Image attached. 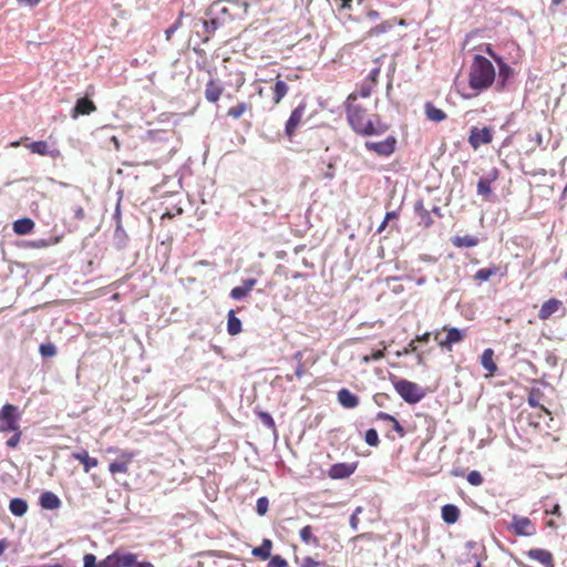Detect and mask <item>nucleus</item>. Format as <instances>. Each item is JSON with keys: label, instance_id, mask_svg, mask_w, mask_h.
Here are the masks:
<instances>
[{"label": "nucleus", "instance_id": "1", "mask_svg": "<svg viewBox=\"0 0 567 567\" xmlns=\"http://www.w3.org/2000/svg\"><path fill=\"white\" fill-rule=\"evenodd\" d=\"M346 114L350 127L358 135L379 136L389 130V126L380 120L374 122L367 118V109L357 103L355 93H351L346 101Z\"/></svg>", "mask_w": 567, "mask_h": 567}, {"label": "nucleus", "instance_id": "2", "mask_svg": "<svg viewBox=\"0 0 567 567\" xmlns=\"http://www.w3.org/2000/svg\"><path fill=\"white\" fill-rule=\"evenodd\" d=\"M249 4L246 0H216L205 11L206 17H214L225 27L236 20H244Z\"/></svg>", "mask_w": 567, "mask_h": 567}, {"label": "nucleus", "instance_id": "3", "mask_svg": "<svg viewBox=\"0 0 567 567\" xmlns=\"http://www.w3.org/2000/svg\"><path fill=\"white\" fill-rule=\"evenodd\" d=\"M496 79V73L492 62L481 55L475 54L468 72V85L476 93L491 87Z\"/></svg>", "mask_w": 567, "mask_h": 567}, {"label": "nucleus", "instance_id": "4", "mask_svg": "<svg viewBox=\"0 0 567 567\" xmlns=\"http://www.w3.org/2000/svg\"><path fill=\"white\" fill-rule=\"evenodd\" d=\"M394 388H395L396 392L400 394V396L406 403H410V404H415V403L420 402L425 395V392L423 391V389L420 385H417L414 382L408 381V380H403V379L399 380L394 384Z\"/></svg>", "mask_w": 567, "mask_h": 567}, {"label": "nucleus", "instance_id": "5", "mask_svg": "<svg viewBox=\"0 0 567 567\" xmlns=\"http://www.w3.org/2000/svg\"><path fill=\"white\" fill-rule=\"evenodd\" d=\"M20 412L17 405L6 403L0 409V433L19 429Z\"/></svg>", "mask_w": 567, "mask_h": 567}, {"label": "nucleus", "instance_id": "6", "mask_svg": "<svg viewBox=\"0 0 567 567\" xmlns=\"http://www.w3.org/2000/svg\"><path fill=\"white\" fill-rule=\"evenodd\" d=\"M136 563V554L117 549L102 560V567H135Z\"/></svg>", "mask_w": 567, "mask_h": 567}, {"label": "nucleus", "instance_id": "7", "mask_svg": "<svg viewBox=\"0 0 567 567\" xmlns=\"http://www.w3.org/2000/svg\"><path fill=\"white\" fill-rule=\"evenodd\" d=\"M517 536L529 537L536 534L535 524L528 518L514 515L508 527Z\"/></svg>", "mask_w": 567, "mask_h": 567}, {"label": "nucleus", "instance_id": "8", "mask_svg": "<svg viewBox=\"0 0 567 567\" xmlns=\"http://www.w3.org/2000/svg\"><path fill=\"white\" fill-rule=\"evenodd\" d=\"M364 147L368 151L374 152L379 156L389 157L396 148V138L391 135L381 142L367 141L364 143Z\"/></svg>", "mask_w": 567, "mask_h": 567}, {"label": "nucleus", "instance_id": "9", "mask_svg": "<svg viewBox=\"0 0 567 567\" xmlns=\"http://www.w3.org/2000/svg\"><path fill=\"white\" fill-rule=\"evenodd\" d=\"M493 140V131L492 128L485 126L483 128L472 127L468 143L474 150H477L480 146L484 144L491 143Z\"/></svg>", "mask_w": 567, "mask_h": 567}, {"label": "nucleus", "instance_id": "10", "mask_svg": "<svg viewBox=\"0 0 567 567\" xmlns=\"http://www.w3.org/2000/svg\"><path fill=\"white\" fill-rule=\"evenodd\" d=\"M207 19L197 18L193 20V28L196 29L199 25L203 28V42L207 43L212 35L221 28L214 17H206Z\"/></svg>", "mask_w": 567, "mask_h": 567}, {"label": "nucleus", "instance_id": "11", "mask_svg": "<svg viewBox=\"0 0 567 567\" xmlns=\"http://www.w3.org/2000/svg\"><path fill=\"white\" fill-rule=\"evenodd\" d=\"M306 111V103H300L297 107H295L286 123L285 133L287 136L291 137L299 124L301 123L302 116Z\"/></svg>", "mask_w": 567, "mask_h": 567}, {"label": "nucleus", "instance_id": "12", "mask_svg": "<svg viewBox=\"0 0 567 567\" xmlns=\"http://www.w3.org/2000/svg\"><path fill=\"white\" fill-rule=\"evenodd\" d=\"M497 65L498 74L497 78L495 79L496 90L503 91L506 89L508 81L513 78L514 70L507 63H505L503 59H499Z\"/></svg>", "mask_w": 567, "mask_h": 567}, {"label": "nucleus", "instance_id": "13", "mask_svg": "<svg viewBox=\"0 0 567 567\" xmlns=\"http://www.w3.org/2000/svg\"><path fill=\"white\" fill-rule=\"evenodd\" d=\"M527 557L536 560L545 567H555L553 554L543 548H532L526 553Z\"/></svg>", "mask_w": 567, "mask_h": 567}, {"label": "nucleus", "instance_id": "14", "mask_svg": "<svg viewBox=\"0 0 567 567\" xmlns=\"http://www.w3.org/2000/svg\"><path fill=\"white\" fill-rule=\"evenodd\" d=\"M375 420L379 422H383L386 430L395 431L400 437H403L405 435V430L393 415L388 414L385 412H378L375 415Z\"/></svg>", "mask_w": 567, "mask_h": 567}, {"label": "nucleus", "instance_id": "15", "mask_svg": "<svg viewBox=\"0 0 567 567\" xmlns=\"http://www.w3.org/2000/svg\"><path fill=\"white\" fill-rule=\"evenodd\" d=\"M464 338H465V331L453 327V328L447 329L445 339L440 341L439 344L441 348L451 351L453 344L463 341Z\"/></svg>", "mask_w": 567, "mask_h": 567}, {"label": "nucleus", "instance_id": "16", "mask_svg": "<svg viewBox=\"0 0 567 567\" xmlns=\"http://www.w3.org/2000/svg\"><path fill=\"white\" fill-rule=\"evenodd\" d=\"M355 470V466L347 463L333 464L329 470V476L334 480L349 477Z\"/></svg>", "mask_w": 567, "mask_h": 567}, {"label": "nucleus", "instance_id": "17", "mask_svg": "<svg viewBox=\"0 0 567 567\" xmlns=\"http://www.w3.org/2000/svg\"><path fill=\"white\" fill-rule=\"evenodd\" d=\"M94 103L87 97H81L76 101L73 110L72 117L76 118L79 115H89L95 111Z\"/></svg>", "mask_w": 567, "mask_h": 567}, {"label": "nucleus", "instance_id": "18", "mask_svg": "<svg viewBox=\"0 0 567 567\" xmlns=\"http://www.w3.org/2000/svg\"><path fill=\"white\" fill-rule=\"evenodd\" d=\"M39 504L44 509H58L61 506V499L53 492H43L39 497Z\"/></svg>", "mask_w": 567, "mask_h": 567}, {"label": "nucleus", "instance_id": "19", "mask_svg": "<svg viewBox=\"0 0 567 567\" xmlns=\"http://www.w3.org/2000/svg\"><path fill=\"white\" fill-rule=\"evenodd\" d=\"M337 395L339 403L346 409H354L359 404V398L346 388L339 390Z\"/></svg>", "mask_w": 567, "mask_h": 567}, {"label": "nucleus", "instance_id": "20", "mask_svg": "<svg viewBox=\"0 0 567 567\" xmlns=\"http://www.w3.org/2000/svg\"><path fill=\"white\" fill-rule=\"evenodd\" d=\"M224 89L218 81L210 79L205 87V97L208 102L215 103L219 100Z\"/></svg>", "mask_w": 567, "mask_h": 567}, {"label": "nucleus", "instance_id": "21", "mask_svg": "<svg viewBox=\"0 0 567 567\" xmlns=\"http://www.w3.org/2000/svg\"><path fill=\"white\" fill-rule=\"evenodd\" d=\"M561 306L563 302L560 300L551 298L542 305L538 316L543 320L548 319L551 315L558 311Z\"/></svg>", "mask_w": 567, "mask_h": 567}, {"label": "nucleus", "instance_id": "22", "mask_svg": "<svg viewBox=\"0 0 567 567\" xmlns=\"http://www.w3.org/2000/svg\"><path fill=\"white\" fill-rule=\"evenodd\" d=\"M74 460H78L82 465L85 473H89L93 467H96L99 462L95 457H91L87 451L82 450L72 454Z\"/></svg>", "mask_w": 567, "mask_h": 567}, {"label": "nucleus", "instance_id": "23", "mask_svg": "<svg viewBox=\"0 0 567 567\" xmlns=\"http://www.w3.org/2000/svg\"><path fill=\"white\" fill-rule=\"evenodd\" d=\"M32 153L39 154L42 156L49 155L52 158H55L59 155V151H50L49 145L45 141H37L32 142L27 146Z\"/></svg>", "mask_w": 567, "mask_h": 567}, {"label": "nucleus", "instance_id": "24", "mask_svg": "<svg viewBox=\"0 0 567 567\" xmlns=\"http://www.w3.org/2000/svg\"><path fill=\"white\" fill-rule=\"evenodd\" d=\"M130 241L128 235L123 228V225H116L113 235V245L116 249H124Z\"/></svg>", "mask_w": 567, "mask_h": 567}, {"label": "nucleus", "instance_id": "25", "mask_svg": "<svg viewBox=\"0 0 567 567\" xmlns=\"http://www.w3.org/2000/svg\"><path fill=\"white\" fill-rule=\"evenodd\" d=\"M34 228V221L31 218H20L13 223V231L23 236L30 234Z\"/></svg>", "mask_w": 567, "mask_h": 567}, {"label": "nucleus", "instance_id": "26", "mask_svg": "<svg viewBox=\"0 0 567 567\" xmlns=\"http://www.w3.org/2000/svg\"><path fill=\"white\" fill-rule=\"evenodd\" d=\"M243 330L241 320L236 317L235 310H229L227 315V332L230 336H236Z\"/></svg>", "mask_w": 567, "mask_h": 567}, {"label": "nucleus", "instance_id": "27", "mask_svg": "<svg viewBox=\"0 0 567 567\" xmlns=\"http://www.w3.org/2000/svg\"><path fill=\"white\" fill-rule=\"evenodd\" d=\"M460 517V509L453 504H446L442 507V519L446 524H454Z\"/></svg>", "mask_w": 567, "mask_h": 567}, {"label": "nucleus", "instance_id": "28", "mask_svg": "<svg viewBox=\"0 0 567 567\" xmlns=\"http://www.w3.org/2000/svg\"><path fill=\"white\" fill-rule=\"evenodd\" d=\"M424 110L426 117L432 122L439 123L446 118V113L434 106L431 102L425 103Z\"/></svg>", "mask_w": 567, "mask_h": 567}, {"label": "nucleus", "instance_id": "29", "mask_svg": "<svg viewBox=\"0 0 567 567\" xmlns=\"http://www.w3.org/2000/svg\"><path fill=\"white\" fill-rule=\"evenodd\" d=\"M451 241L457 248H464V247L471 248V247L477 246L478 238L471 236V235L454 236V237H452Z\"/></svg>", "mask_w": 567, "mask_h": 567}, {"label": "nucleus", "instance_id": "30", "mask_svg": "<svg viewBox=\"0 0 567 567\" xmlns=\"http://www.w3.org/2000/svg\"><path fill=\"white\" fill-rule=\"evenodd\" d=\"M9 509L12 515L21 517L28 511V503L20 497L12 498L9 504Z\"/></svg>", "mask_w": 567, "mask_h": 567}, {"label": "nucleus", "instance_id": "31", "mask_svg": "<svg viewBox=\"0 0 567 567\" xmlns=\"http://www.w3.org/2000/svg\"><path fill=\"white\" fill-rule=\"evenodd\" d=\"M493 357H494V351L491 348L485 349L481 357V364L483 365V368L486 371H488L491 373H494L497 370V365L493 361Z\"/></svg>", "mask_w": 567, "mask_h": 567}, {"label": "nucleus", "instance_id": "32", "mask_svg": "<svg viewBox=\"0 0 567 567\" xmlns=\"http://www.w3.org/2000/svg\"><path fill=\"white\" fill-rule=\"evenodd\" d=\"M272 548V542L270 539L265 538L260 546L255 547L252 549V555L260 559H268L270 557V551Z\"/></svg>", "mask_w": 567, "mask_h": 567}, {"label": "nucleus", "instance_id": "33", "mask_svg": "<svg viewBox=\"0 0 567 567\" xmlns=\"http://www.w3.org/2000/svg\"><path fill=\"white\" fill-rule=\"evenodd\" d=\"M299 535L305 544L313 546L319 545V539L312 534V527L310 525L302 527Z\"/></svg>", "mask_w": 567, "mask_h": 567}, {"label": "nucleus", "instance_id": "34", "mask_svg": "<svg viewBox=\"0 0 567 567\" xmlns=\"http://www.w3.org/2000/svg\"><path fill=\"white\" fill-rule=\"evenodd\" d=\"M501 268L496 266L487 267V268H481L475 274V279L480 281H486L491 277L497 275L499 272Z\"/></svg>", "mask_w": 567, "mask_h": 567}, {"label": "nucleus", "instance_id": "35", "mask_svg": "<svg viewBox=\"0 0 567 567\" xmlns=\"http://www.w3.org/2000/svg\"><path fill=\"white\" fill-rule=\"evenodd\" d=\"M288 92V85L282 80H277L274 87V101L279 103Z\"/></svg>", "mask_w": 567, "mask_h": 567}, {"label": "nucleus", "instance_id": "36", "mask_svg": "<svg viewBox=\"0 0 567 567\" xmlns=\"http://www.w3.org/2000/svg\"><path fill=\"white\" fill-rule=\"evenodd\" d=\"M39 351L43 358H52L56 354V347L52 342L41 343Z\"/></svg>", "mask_w": 567, "mask_h": 567}, {"label": "nucleus", "instance_id": "37", "mask_svg": "<svg viewBox=\"0 0 567 567\" xmlns=\"http://www.w3.org/2000/svg\"><path fill=\"white\" fill-rule=\"evenodd\" d=\"M487 179L481 177L477 182V194L481 196H489L492 194V187Z\"/></svg>", "mask_w": 567, "mask_h": 567}, {"label": "nucleus", "instance_id": "38", "mask_svg": "<svg viewBox=\"0 0 567 567\" xmlns=\"http://www.w3.org/2000/svg\"><path fill=\"white\" fill-rule=\"evenodd\" d=\"M250 291H248L243 285L241 286H237V287H234L231 290H230V298H233L234 300H243L245 299L248 295H249Z\"/></svg>", "mask_w": 567, "mask_h": 567}, {"label": "nucleus", "instance_id": "39", "mask_svg": "<svg viewBox=\"0 0 567 567\" xmlns=\"http://www.w3.org/2000/svg\"><path fill=\"white\" fill-rule=\"evenodd\" d=\"M109 471L112 474L126 473L128 471V464L124 461H114L110 464Z\"/></svg>", "mask_w": 567, "mask_h": 567}, {"label": "nucleus", "instance_id": "40", "mask_svg": "<svg viewBox=\"0 0 567 567\" xmlns=\"http://www.w3.org/2000/svg\"><path fill=\"white\" fill-rule=\"evenodd\" d=\"M247 110V104L245 102L238 103L237 105L230 107L228 110V116L233 118H239Z\"/></svg>", "mask_w": 567, "mask_h": 567}, {"label": "nucleus", "instance_id": "41", "mask_svg": "<svg viewBox=\"0 0 567 567\" xmlns=\"http://www.w3.org/2000/svg\"><path fill=\"white\" fill-rule=\"evenodd\" d=\"M364 441L368 445L370 446H378L380 441H379V435H378V432L377 430L374 429H369L367 432H365V435H364Z\"/></svg>", "mask_w": 567, "mask_h": 567}, {"label": "nucleus", "instance_id": "42", "mask_svg": "<svg viewBox=\"0 0 567 567\" xmlns=\"http://www.w3.org/2000/svg\"><path fill=\"white\" fill-rule=\"evenodd\" d=\"M269 501L266 496H261L256 502V512L262 516L268 512Z\"/></svg>", "mask_w": 567, "mask_h": 567}, {"label": "nucleus", "instance_id": "43", "mask_svg": "<svg viewBox=\"0 0 567 567\" xmlns=\"http://www.w3.org/2000/svg\"><path fill=\"white\" fill-rule=\"evenodd\" d=\"M184 12H181L177 20L165 30L166 40H171L172 35L182 27Z\"/></svg>", "mask_w": 567, "mask_h": 567}, {"label": "nucleus", "instance_id": "44", "mask_svg": "<svg viewBox=\"0 0 567 567\" xmlns=\"http://www.w3.org/2000/svg\"><path fill=\"white\" fill-rule=\"evenodd\" d=\"M258 417L266 427L275 429L276 424L270 413L264 411L258 412Z\"/></svg>", "mask_w": 567, "mask_h": 567}, {"label": "nucleus", "instance_id": "45", "mask_svg": "<svg viewBox=\"0 0 567 567\" xmlns=\"http://www.w3.org/2000/svg\"><path fill=\"white\" fill-rule=\"evenodd\" d=\"M466 480L473 486H478L483 483V476L478 471H471Z\"/></svg>", "mask_w": 567, "mask_h": 567}, {"label": "nucleus", "instance_id": "46", "mask_svg": "<svg viewBox=\"0 0 567 567\" xmlns=\"http://www.w3.org/2000/svg\"><path fill=\"white\" fill-rule=\"evenodd\" d=\"M83 567H102V560L96 561L95 555L85 554L83 557Z\"/></svg>", "mask_w": 567, "mask_h": 567}, {"label": "nucleus", "instance_id": "47", "mask_svg": "<svg viewBox=\"0 0 567 567\" xmlns=\"http://www.w3.org/2000/svg\"><path fill=\"white\" fill-rule=\"evenodd\" d=\"M270 560L266 567H287V560L279 555L269 557Z\"/></svg>", "mask_w": 567, "mask_h": 567}, {"label": "nucleus", "instance_id": "48", "mask_svg": "<svg viewBox=\"0 0 567 567\" xmlns=\"http://www.w3.org/2000/svg\"><path fill=\"white\" fill-rule=\"evenodd\" d=\"M11 432H13V435L8 439L7 446L10 447V449H14V447H17V445L20 442L21 431H20V427H19L18 430H12Z\"/></svg>", "mask_w": 567, "mask_h": 567}, {"label": "nucleus", "instance_id": "49", "mask_svg": "<svg viewBox=\"0 0 567 567\" xmlns=\"http://www.w3.org/2000/svg\"><path fill=\"white\" fill-rule=\"evenodd\" d=\"M293 358L298 360V365H297V368L295 370V375L298 379H301L305 375L303 364L301 363L302 353L300 351H298V352L295 353Z\"/></svg>", "mask_w": 567, "mask_h": 567}, {"label": "nucleus", "instance_id": "50", "mask_svg": "<svg viewBox=\"0 0 567 567\" xmlns=\"http://www.w3.org/2000/svg\"><path fill=\"white\" fill-rule=\"evenodd\" d=\"M362 512L361 507H357L352 515L350 516V526L353 530H358L359 527V514Z\"/></svg>", "mask_w": 567, "mask_h": 567}, {"label": "nucleus", "instance_id": "51", "mask_svg": "<svg viewBox=\"0 0 567 567\" xmlns=\"http://www.w3.org/2000/svg\"><path fill=\"white\" fill-rule=\"evenodd\" d=\"M322 565V561H317L310 556L303 557L300 563V567H320Z\"/></svg>", "mask_w": 567, "mask_h": 567}, {"label": "nucleus", "instance_id": "52", "mask_svg": "<svg viewBox=\"0 0 567 567\" xmlns=\"http://www.w3.org/2000/svg\"><path fill=\"white\" fill-rule=\"evenodd\" d=\"M113 220L115 223V226L116 225H122V213H121V197L118 198L117 203H116V206H115V210L113 213Z\"/></svg>", "mask_w": 567, "mask_h": 567}, {"label": "nucleus", "instance_id": "53", "mask_svg": "<svg viewBox=\"0 0 567 567\" xmlns=\"http://www.w3.org/2000/svg\"><path fill=\"white\" fill-rule=\"evenodd\" d=\"M419 217L421 219V224H423L425 227H430L433 225V219L431 218L429 210H424L423 213H420Z\"/></svg>", "mask_w": 567, "mask_h": 567}, {"label": "nucleus", "instance_id": "54", "mask_svg": "<svg viewBox=\"0 0 567 567\" xmlns=\"http://www.w3.org/2000/svg\"><path fill=\"white\" fill-rule=\"evenodd\" d=\"M72 212H73V215H74V219L76 220H83L85 218V212H84V208L82 206H74L72 207Z\"/></svg>", "mask_w": 567, "mask_h": 567}, {"label": "nucleus", "instance_id": "55", "mask_svg": "<svg viewBox=\"0 0 567 567\" xmlns=\"http://www.w3.org/2000/svg\"><path fill=\"white\" fill-rule=\"evenodd\" d=\"M527 402H528L529 406L540 408V410L545 411L546 413H549L548 410L544 405L539 404L538 400L533 394H530L528 396Z\"/></svg>", "mask_w": 567, "mask_h": 567}, {"label": "nucleus", "instance_id": "56", "mask_svg": "<svg viewBox=\"0 0 567 567\" xmlns=\"http://www.w3.org/2000/svg\"><path fill=\"white\" fill-rule=\"evenodd\" d=\"M485 179H487L489 183H493L498 177V171L496 168L491 169L485 176H483Z\"/></svg>", "mask_w": 567, "mask_h": 567}, {"label": "nucleus", "instance_id": "57", "mask_svg": "<svg viewBox=\"0 0 567 567\" xmlns=\"http://www.w3.org/2000/svg\"><path fill=\"white\" fill-rule=\"evenodd\" d=\"M17 2L20 6H27V7H30V8H34V7H37L40 3V0H17Z\"/></svg>", "mask_w": 567, "mask_h": 567}, {"label": "nucleus", "instance_id": "58", "mask_svg": "<svg viewBox=\"0 0 567 567\" xmlns=\"http://www.w3.org/2000/svg\"><path fill=\"white\" fill-rule=\"evenodd\" d=\"M257 284V279L255 278H248L243 281V286L248 290L251 291L254 286Z\"/></svg>", "mask_w": 567, "mask_h": 567}, {"label": "nucleus", "instance_id": "59", "mask_svg": "<svg viewBox=\"0 0 567 567\" xmlns=\"http://www.w3.org/2000/svg\"><path fill=\"white\" fill-rule=\"evenodd\" d=\"M485 52H486L491 58H493V59H494V61H495L496 63H498L499 59H502L499 55H497V54L493 51V49L491 48V45H489V44H487V45H486Z\"/></svg>", "mask_w": 567, "mask_h": 567}, {"label": "nucleus", "instance_id": "60", "mask_svg": "<svg viewBox=\"0 0 567 567\" xmlns=\"http://www.w3.org/2000/svg\"><path fill=\"white\" fill-rule=\"evenodd\" d=\"M545 513L547 515L560 516V506L558 504H555L551 509H546Z\"/></svg>", "mask_w": 567, "mask_h": 567}, {"label": "nucleus", "instance_id": "61", "mask_svg": "<svg viewBox=\"0 0 567 567\" xmlns=\"http://www.w3.org/2000/svg\"><path fill=\"white\" fill-rule=\"evenodd\" d=\"M424 210H426V209L423 206V202L422 200H417L414 204V212H415V214L420 215V213H423Z\"/></svg>", "mask_w": 567, "mask_h": 567}, {"label": "nucleus", "instance_id": "62", "mask_svg": "<svg viewBox=\"0 0 567 567\" xmlns=\"http://www.w3.org/2000/svg\"><path fill=\"white\" fill-rule=\"evenodd\" d=\"M371 94V89L369 86H362L359 91V95L361 97H368Z\"/></svg>", "mask_w": 567, "mask_h": 567}, {"label": "nucleus", "instance_id": "63", "mask_svg": "<svg viewBox=\"0 0 567 567\" xmlns=\"http://www.w3.org/2000/svg\"><path fill=\"white\" fill-rule=\"evenodd\" d=\"M396 218H398V213L395 210H391L385 214L384 220L389 223L390 220L396 219Z\"/></svg>", "mask_w": 567, "mask_h": 567}, {"label": "nucleus", "instance_id": "64", "mask_svg": "<svg viewBox=\"0 0 567 567\" xmlns=\"http://www.w3.org/2000/svg\"><path fill=\"white\" fill-rule=\"evenodd\" d=\"M135 567H155V566L150 561H137Z\"/></svg>", "mask_w": 567, "mask_h": 567}]
</instances>
